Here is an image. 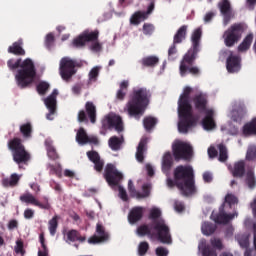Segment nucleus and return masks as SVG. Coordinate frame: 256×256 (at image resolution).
<instances>
[{"label": "nucleus", "mask_w": 256, "mask_h": 256, "mask_svg": "<svg viewBox=\"0 0 256 256\" xmlns=\"http://www.w3.org/2000/svg\"><path fill=\"white\" fill-rule=\"evenodd\" d=\"M76 141L78 145H87L92 143L93 145H99V139L95 136H88L85 129L80 128L76 133Z\"/></svg>", "instance_id": "412c9836"}, {"label": "nucleus", "mask_w": 256, "mask_h": 256, "mask_svg": "<svg viewBox=\"0 0 256 256\" xmlns=\"http://www.w3.org/2000/svg\"><path fill=\"white\" fill-rule=\"evenodd\" d=\"M194 106L205 116L202 120V127L205 131H213L215 129V115L216 111L213 107L207 106V94L199 93L192 99Z\"/></svg>", "instance_id": "0eeeda50"}, {"label": "nucleus", "mask_w": 256, "mask_h": 256, "mask_svg": "<svg viewBox=\"0 0 256 256\" xmlns=\"http://www.w3.org/2000/svg\"><path fill=\"white\" fill-rule=\"evenodd\" d=\"M57 226V216H55L48 222V229L52 237L55 235V233H57Z\"/></svg>", "instance_id": "09e8293b"}, {"label": "nucleus", "mask_w": 256, "mask_h": 256, "mask_svg": "<svg viewBox=\"0 0 256 256\" xmlns=\"http://www.w3.org/2000/svg\"><path fill=\"white\" fill-rule=\"evenodd\" d=\"M174 209L177 213H183V211H185V204H183V202L175 201Z\"/></svg>", "instance_id": "bf43d9fd"}, {"label": "nucleus", "mask_w": 256, "mask_h": 256, "mask_svg": "<svg viewBox=\"0 0 256 256\" xmlns=\"http://www.w3.org/2000/svg\"><path fill=\"white\" fill-rule=\"evenodd\" d=\"M220 57L226 59L228 73H239L241 71V57L231 50H222Z\"/></svg>", "instance_id": "9b49d317"}, {"label": "nucleus", "mask_w": 256, "mask_h": 256, "mask_svg": "<svg viewBox=\"0 0 256 256\" xmlns=\"http://www.w3.org/2000/svg\"><path fill=\"white\" fill-rule=\"evenodd\" d=\"M157 63H159V57L157 56H148L142 59V64L146 67H154Z\"/></svg>", "instance_id": "79ce46f5"}, {"label": "nucleus", "mask_w": 256, "mask_h": 256, "mask_svg": "<svg viewBox=\"0 0 256 256\" xmlns=\"http://www.w3.org/2000/svg\"><path fill=\"white\" fill-rule=\"evenodd\" d=\"M15 253H20V255H25V251L23 250V241L18 240L16 242V246L14 248Z\"/></svg>", "instance_id": "4d7b16f0"}, {"label": "nucleus", "mask_w": 256, "mask_h": 256, "mask_svg": "<svg viewBox=\"0 0 256 256\" xmlns=\"http://www.w3.org/2000/svg\"><path fill=\"white\" fill-rule=\"evenodd\" d=\"M118 191H119L120 199H122V201H127L128 196H127V191L125 190V188H123L122 186H118Z\"/></svg>", "instance_id": "052dcab7"}, {"label": "nucleus", "mask_w": 256, "mask_h": 256, "mask_svg": "<svg viewBox=\"0 0 256 256\" xmlns=\"http://www.w3.org/2000/svg\"><path fill=\"white\" fill-rule=\"evenodd\" d=\"M247 161H256V145L252 144L246 152Z\"/></svg>", "instance_id": "49530a36"}, {"label": "nucleus", "mask_w": 256, "mask_h": 256, "mask_svg": "<svg viewBox=\"0 0 256 256\" xmlns=\"http://www.w3.org/2000/svg\"><path fill=\"white\" fill-rule=\"evenodd\" d=\"M156 255L157 256H168L169 255V250H167V248L158 247L156 249Z\"/></svg>", "instance_id": "680f3d73"}, {"label": "nucleus", "mask_w": 256, "mask_h": 256, "mask_svg": "<svg viewBox=\"0 0 256 256\" xmlns=\"http://www.w3.org/2000/svg\"><path fill=\"white\" fill-rule=\"evenodd\" d=\"M53 141L51 139H46L45 145L48 152V157L50 159H57V152H55V148H53Z\"/></svg>", "instance_id": "37998d69"}, {"label": "nucleus", "mask_w": 256, "mask_h": 256, "mask_svg": "<svg viewBox=\"0 0 256 256\" xmlns=\"http://www.w3.org/2000/svg\"><path fill=\"white\" fill-rule=\"evenodd\" d=\"M210 244L214 249L221 251L223 249V241L218 237H212L210 239Z\"/></svg>", "instance_id": "3c124183"}, {"label": "nucleus", "mask_w": 256, "mask_h": 256, "mask_svg": "<svg viewBox=\"0 0 256 256\" xmlns=\"http://www.w3.org/2000/svg\"><path fill=\"white\" fill-rule=\"evenodd\" d=\"M203 181L205 183H211V181H213V174L211 172H204Z\"/></svg>", "instance_id": "0e129e2a"}, {"label": "nucleus", "mask_w": 256, "mask_h": 256, "mask_svg": "<svg viewBox=\"0 0 256 256\" xmlns=\"http://www.w3.org/2000/svg\"><path fill=\"white\" fill-rule=\"evenodd\" d=\"M146 171L149 177H153L155 175V168L151 164H146Z\"/></svg>", "instance_id": "338daca9"}, {"label": "nucleus", "mask_w": 256, "mask_h": 256, "mask_svg": "<svg viewBox=\"0 0 256 256\" xmlns=\"http://www.w3.org/2000/svg\"><path fill=\"white\" fill-rule=\"evenodd\" d=\"M153 9H155V5L151 3L148 7L147 12H135L130 18L131 25H139V23H143V21H145V19H147L149 15L153 13Z\"/></svg>", "instance_id": "5701e85b"}, {"label": "nucleus", "mask_w": 256, "mask_h": 256, "mask_svg": "<svg viewBox=\"0 0 256 256\" xmlns=\"http://www.w3.org/2000/svg\"><path fill=\"white\" fill-rule=\"evenodd\" d=\"M175 185L178 187L182 195H193L195 193V179L193 176V167L178 166L174 170Z\"/></svg>", "instance_id": "423d86ee"}, {"label": "nucleus", "mask_w": 256, "mask_h": 256, "mask_svg": "<svg viewBox=\"0 0 256 256\" xmlns=\"http://www.w3.org/2000/svg\"><path fill=\"white\" fill-rule=\"evenodd\" d=\"M86 111L91 123H95L97 117V108L95 107V104H93V102H87Z\"/></svg>", "instance_id": "e433bc0d"}, {"label": "nucleus", "mask_w": 256, "mask_h": 256, "mask_svg": "<svg viewBox=\"0 0 256 256\" xmlns=\"http://www.w3.org/2000/svg\"><path fill=\"white\" fill-rule=\"evenodd\" d=\"M221 131H225L229 135H237V133H239V129L231 123L222 126Z\"/></svg>", "instance_id": "de8ad7c7"}, {"label": "nucleus", "mask_w": 256, "mask_h": 256, "mask_svg": "<svg viewBox=\"0 0 256 256\" xmlns=\"http://www.w3.org/2000/svg\"><path fill=\"white\" fill-rule=\"evenodd\" d=\"M147 138H142L136 152L137 161L141 162L144 159L145 152L147 151Z\"/></svg>", "instance_id": "cd10ccee"}, {"label": "nucleus", "mask_w": 256, "mask_h": 256, "mask_svg": "<svg viewBox=\"0 0 256 256\" xmlns=\"http://www.w3.org/2000/svg\"><path fill=\"white\" fill-rule=\"evenodd\" d=\"M105 179L110 187H115L123 179V174L117 171V168L113 164H108L105 169Z\"/></svg>", "instance_id": "dca6fc26"}, {"label": "nucleus", "mask_w": 256, "mask_h": 256, "mask_svg": "<svg viewBox=\"0 0 256 256\" xmlns=\"http://www.w3.org/2000/svg\"><path fill=\"white\" fill-rule=\"evenodd\" d=\"M185 35H187V26H182L179 28L176 35L174 36V44L181 43V41L185 39Z\"/></svg>", "instance_id": "a19ab883"}, {"label": "nucleus", "mask_w": 256, "mask_h": 256, "mask_svg": "<svg viewBox=\"0 0 256 256\" xmlns=\"http://www.w3.org/2000/svg\"><path fill=\"white\" fill-rule=\"evenodd\" d=\"M219 9L223 15V25H229V22L235 17V12L231 9V3L229 0H222L219 3Z\"/></svg>", "instance_id": "6ab92c4d"}, {"label": "nucleus", "mask_w": 256, "mask_h": 256, "mask_svg": "<svg viewBox=\"0 0 256 256\" xmlns=\"http://www.w3.org/2000/svg\"><path fill=\"white\" fill-rule=\"evenodd\" d=\"M155 31V28L152 24H144L143 25V33L144 35H151Z\"/></svg>", "instance_id": "13d9d810"}, {"label": "nucleus", "mask_w": 256, "mask_h": 256, "mask_svg": "<svg viewBox=\"0 0 256 256\" xmlns=\"http://www.w3.org/2000/svg\"><path fill=\"white\" fill-rule=\"evenodd\" d=\"M20 200L23 203H30V205H35V207H39L40 209H49V207H50L49 203L42 204L31 193H27V194H24V195L20 196Z\"/></svg>", "instance_id": "b1692460"}, {"label": "nucleus", "mask_w": 256, "mask_h": 256, "mask_svg": "<svg viewBox=\"0 0 256 256\" xmlns=\"http://www.w3.org/2000/svg\"><path fill=\"white\" fill-rule=\"evenodd\" d=\"M108 145L112 151H119L121 149V145H123V136L117 137V136H112L108 140Z\"/></svg>", "instance_id": "72a5a7b5"}, {"label": "nucleus", "mask_w": 256, "mask_h": 256, "mask_svg": "<svg viewBox=\"0 0 256 256\" xmlns=\"http://www.w3.org/2000/svg\"><path fill=\"white\" fill-rule=\"evenodd\" d=\"M201 35H203V31L201 28L195 29L191 36L192 47L187 54H185L181 64H180V75L181 77H185L187 73H191V75H199L201 70L197 67H191V63L195 61V57H197V53L199 51V42L201 41Z\"/></svg>", "instance_id": "39448f33"}, {"label": "nucleus", "mask_w": 256, "mask_h": 256, "mask_svg": "<svg viewBox=\"0 0 256 256\" xmlns=\"http://www.w3.org/2000/svg\"><path fill=\"white\" fill-rule=\"evenodd\" d=\"M214 17H215V12H208L204 16V23H209L211 21V19H213Z\"/></svg>", "instance_id": "774afa93"}, {"label": "nucleus", "mask_w": 256, "mask_h": 256, "mask_svg": "<svg viewBox=\"0 0 256 256\" xmlns=\"http://www.w3.org/2000/svg\"><path fill=\"white\" fill-rule=\"evenodd\" d=\"M191 93L193 88L186 86L178 100V131L179 133H189L193 127L197 126L199 118L193 114L191 106Z\"/></svg>", "instance_id": "f257e3e1"}, {"label": "nucleus", "mask_w": 256, "mask_h": 256, "mask_svg": "<svg viewBox=\"0 0 256 256\" xmlns=\"http://www.w3.org/2000/svg\"><path fill=\"white\" fill-rule=\"evenodd\" d=\"M243 135L249 137V135H256V117L251 122L246 123L243 126Z\"/></svg>", "instance_id": "2f4dec72"}, {"label": "nucleus", "mask_w": 256, "mask_h": 256, "mask_svg": "<svg viewBox=\"0 0 256 256\" xmlns=\"http://www.w3.org/2000/svg\"><path fill=\"white\" fill-rule=\"evenodd\" d=\"M76 66H77V62H75V60L69 57H64L60 60V75L62 79H64V81L71 79V77L75 75Z\"/></svg>", "instance_id": "4468645a"}, {"label": "nucleus", "mask_w": 256, "mask_h": 256, "mask_svg": "<svg viewBox=\"0 0 256 256\" xmlns=\"http://www.w3.org/2000/svg\"><path fill=\"white\" fill-rule=\"evenodd\" d=\"M143 124L146 131H151L157 125V118L147 117L144 119Z\"/></svg>", "instance_id": "a18cd8bd"}, {"label": "nucleus", "mask_w": 256, "mask_h": 256, "mask_svg": "<svg viewBox=\"0 0 256 256\" xmlns=\"http://www.w3.org/2000/svg\"><path fill=\"white\" fill-rule=\"evenodd\" d=\"M218 149H219V161H221L222 163L227 161L229 157L227 154V148L223 144H220L218 146Z\"/></svg>", "instance_id": "8fccbe9b"}, {"label": "nucleus", "mask_w": 256, "mask_h": 256, "mask_svg": "<svg viewBox=\"0 0 256 256\" xmlns=\"http://www.w3.org/2000/svg\"><path fill=\"white\" fill-rule=\"evenodd\" d=\"M99 73H101V66H94L88 73V82L96 83L99 79Z\"/></svg>", "instance_id": "4c0bfd02"}, {"label": "nucleus", "mask_w": 256, "mask_h": 256, "mask_svg": "<svg viewBox=\"0 0 256 256\" xmlns=\"http://www.w3.org/2000/svg\"><path fill=\"white\" fill-rule=\"evenodd\" d=\"M237 203H239V198H237L235 194L228 192L224 198V204L220 208L219 214L217 216L212 214L213 221H215V223L225 224L230 223V221L239 217V213L237 211L232 213L229 212L231 207H233V205H237Z\"/></svg>", "instance_id": "6e6552de"}, {"label": "nucleus", "mask_w": 256, "mask_h": 256, "mask_svg": "<svg viewBox=\"0 0 256 256\" xmlns=\"http://www.w3.org/2000/svg\"><path fill=\"white\" fill-rule=\"evenodd\" d=\"M57 95H59V92L55 89L50 96L44 99V104L49 110V113L46 115L48 121H53V115H55L57 111Z\"/></svg>", "instance_id": "f3484780"}, {"label": "nucleus", "mask_w": 256, "mask_h": 256, "mask_svg": "<svg viewBox=\"0 0 256 256\" xmlns=\"http://www.w3.org/2000/svg\"><path fill=\"white\" fill-rule=\"evenodd\" d=\"M97 37H99L98 31H84L73 40L72 44L74 47H83L85 46V43H89V41H92L90 49L91 51H94V53H98V51H101V44L97 42Z\"/></svg>", "instance_id": "1a4fd4ad"}, {"label": "nucleus", "mask_w": 256, "mask_h": 256, "mask_svg": "<svg viewBox=\"0 0 256 256\" xmlns=\"http://www.w3.org/2000/svg\"><path fill=\"white\" fill-rule=\"evenodd\" d=\"M252 43H253V33H250L244 38L242 43L238 46L239 53H245V51H249Z\"/></svg>", "instance_id": "c756f323"}, {"label": "nucleus", "mask_w": 256, "mask_h": 256, "mask_svg": "<svg viewBox=\"0 0 256 256\" xmlns=\"http://www.w3.org/2000/svg\"><path fill=\"white\" fill-rule=\"evenodd\" d=\"M53 41H55V36H53L52 33L48 34L45 40L46 46L51 47V45H53Z\"/></svg>", "instance_id": "69168bd1"}, {"label": "nucleus", "mask_w": 256, "mask_h": 256, "mask_svg": "<svg viewBox=\"0 0 256 256\" xmlns=\"http://www.w3.org/2000/svg\"><path fill=\"white\" fill-rule=\"evenodd\" d=\"M109 241V233L105 232V228L101 224L96 226V234L88 239L90 245H97L98 243H105Z\"/></svg>", "instance_id": "aec40b11"}, {"label": "nucleus", "mask_w": 256, "mask_h": 256, "mask_svg": "<svg viewBox=\"0 0 256 256\" xmlns=\"http://www.w3.org/2000/svg\"><path fill=\"white\" fill-rule=\"evenodd\" d=\"M245 183H246V185H248L249 189H255L256 178H255V172H253V170L247 171Z\"/></svg>", "instance_id": "58836bf2"}, {"label": "nucleus", "mask_w": 256, "mask_h": 256, "mask_svg": "<svg viewBox=\"0 0 256 256\" xmlns=\"http://www.w3.org/2000/svg\"><path fill=\"white\" fill-rule=\"evenodd\" d=\"M128 190L132 197H135L136 199H145L151 193V184H144L142 186V193H139L137 192V190H135V186H133V181L129 180Z\"/></svg>", "instance_id": "4be33fe9"}, {"label": "nucleus", "mask_w": 256, "mask_h": 256, "mask_svg": "<svg viewBox=\"0 0 256 256\" xmlns=\"http://www.w3.org/2000/svg\"><path fill=\"white\" fill-rule=\"evenodd\" d=\"M22 46L23 40H19L8 48V53H13V55H25V51Z\"/></svg>", "instance_id": "f704fd0d"}, {"label": "nucleus", "mask_w": 256, "mask_h": 256, "mask_svg": "<svg viewBox=\"0 0 256 256\" xmlns=\"http://www.w3.org/2000/svg\"><path fill=\"white\" fill-rule=\"evenodd\" d=\"M143 211H145V208L141 206L134 207L128 215L129 223L133 225L137 223V221H140L141 217H143Z\"/></svg>", "instance_id": "a878e982"}, {"label": "nucleus", "mask_w": 256, "mask_h": 256, "mask_svg": "<svg viewBox=\"0 0 256 256\" xmlns=\"http://www.w3.org/2000/svg\"><path fill=\"white\" fill-rule=\"evenodd\" d=\"M19 179H21V176L17 173H14L10 176V178H4L2 180V184L4 187H15V185L19 183Z\"/></svg>", "instance_id": "c9c22d12"}, {"label": "nucleus", "mask_w": 256, "mask_h": 256, "mask_svg": "<svg viewBox=\"0 0 256 256\" xmlns=\"http://www.w3.org/2000/svg\"><path fill=\"white\" fill-rule=\"evenodd\" d=\"M173 165V156L170 152H166L162 158V171L163 173H169V169Z\"/></svg>", "instance_id": "c85d7f7f"}, {"label": "nucleus", "mask_w": 256, "mask_h": 256, "mask_svg": "<svg viewBox=\"0 0 256 256\" xmlns=\"http://www.w3.org/2000/svg\"><path fill=\"white\" fill-rule=\"evenodd\" d=\"M172 151L176 160L184 159L185 161H189L193 157V147L189 142L183 140L174 141Z\"/></svg>", "instance_id": "9d476101"}, {"label": "nucleus", "mask_w": 256, "mask_h": 256, "mask_svg": "<svg viewBox=\"0 0 256 256\" xmlns=\"http://www.w3.org/2000/svg\"><path fill=\"white\" fill-rule=\"evenodd\" d=\"M37 91L39 95H45L47 91H49V83L47 82H40L37 86Z\"/></svg>", "instance_id": "603ef678"}, {"label": "nucleus", "mask_w": 256, "mask_h": 256, "mask_svg": "<svg viewBox=\"0 0 256 256\" xmlns=\"http://www.w3.org/2000/svg\"><path fill=\"white\" fill-rule=\"evenodd\" d=\"M147 251H149V243L141 242L138 246V255L143 256Z\"/></svg>", "instance_id": "864d4df0"}, {"label": "nucleus", "mask_w": 256, "mask_h": 256, "mask_svg": "<svg viewBox=\"0 0 256 256\" xmlns=\"http://www.w3.org/2000/svg\"><path fill=\"white\" fill-rule=\"evenodd\" d=\"M129 87V81L124 80L120 83V89L117 92V99H124L126 95L127 88Z\"/></svg>", "instance_id": "c03bdc74"}, {"label": "nucleus", "mask_w": 256, "mask_h": 256, "mask_svg": "<svg viewBox=\"0 0 256 256\" xmlns=\"http://www.w3.org/2000/svg\"><path fill=\"white\" fill-rule=\"evenodd\" d=\"M40 243L42 245V249L38 251V256H47L49 255V250H47V246L45 245V238L40 237Z\"/></svg>", "instance_id": "5fc2aeb1"}, {"label": "nucleus", "mask_w": 256, "mask_h": 256, "mask_svg": "<svg viewBox=\"0 0 256 256\" xmlns=\"http://www.w3.org/2000/svg\"><path fill=\"white\" fill-rule=\"evenodd\" d=\"M201 231L202 234L205 235L206 237H209L217 231V225L211 223V222H203L201 225Z\"/></svg>", "instance_id": "7c9ffc66"}, {"label": "nucleus", "mask_w": 256, "mask_h": 256, "mask_svg": "<svg viewBox=\"0 0 256 256\" xmlns=\"http://www.w3.org/2000/svg\"><path fill=\"white\" fill-rule=\"evenodd\" d=\"M241 35H243V26L241 24H234L228 28L223 34L226 47H233L235 43H239Z\"/></svg>", "instance_id": "ddd939ff"}, {"label": "nucleus", "mask_w": 256, "mask_h": 256, "mask_svg": "<svg viewBox=\"0 0 256 256\" xmlns=\"http://www.w3.org/2000/svg\"><path fill=\"white\" fill-rule=\"evenodd\" d=\"M149 97H151V94L146 88L135 89L124 111H127L130 117L139 119V117H142L143 113H145V109H147L149 105Z\"/></svg>", "instance_id": "20e7f679"}, {"label": "nucleus", "mask_w": 256, "mask_h": 256, "mask_svg": "<svg viewBox=\"0 0 256 256\" xmlns=\"http://www.w3.org/2000/svg\"><path fill=\"white\" fill-rule=\"evenodd\" d=\"M87 157L92 161V163H94L96 171H101L103 169V165H105V163L99 157V153L96 151H90L87 152Z\"/></svg>", "instance_id": "bb28decb"}, {"label": "nucleus", "mask_w": 256, "mask_h": 256, "mask_svg": "<svg viewBox=\"0 0 256 256\" xmlns=\"http://www.w3.org/2000/svg\"><path fill=\"white\" fill-rule=\"evenodd\" d=\"M198 253L202 256H217V251L207 245V241H205V239L200 240L198 244Z\"/></svg>", "instance_id": "393cba45"}, {"label": "nucleus", "mask_w": 256, "mask_h": 256, "mask_svg": "<svg viewBox=\"0 0 256 256\" xmlns=\"http://www.w3.org/2000/svg\"><path fill=\"white\" fill-rule=\"evenodd\" d=\"M8 147L13 151V159L15 163H27V161H29L30 156L27 151H25V147L21 145V140L17 138L11 140Z\"/></svg>", "instance_id": "f8f14e48"}, {"label": "nucleus", "mask_w": 256, "mask_h": 256, "mask_svg": "<svg viewBox=\"0 0 256 256\" xmlns=\"http://www.w3.org/2000/svg\"><path fill=\"white\" fill-rule=\"evenodd\" d=\"M20 131L24 137H29L31 135V124L22 125Z\"/></svg>", "instance_id": "6e6d98bb"}, {"label": "nucleus", "mask_w": 256, "mask_h": 256, "mask_svg": "<svg viewBox=\"0 0 256 256\" xmlns=\"http://www.w3.org/2000/svg\"><path fill=\"white\" fill-rule=\"evenodd\" d=\"M247 115V107L241 101H235L231 105V109L228 113V117L236 123L244 119Z\"/></svg>", "instance_id": "2eb2a0df"}, {"label": "nucleus", "mask_w": 256, "mask_h": 256, "mask_svg": "<svg viewBox=\"0 0 256 256\" xmlns=\"http://www.w3.org/2000/svg\"><path fill=\"white\" fill-rule=\"evenodd\" d=\"M231 173L234 177H243V175L245 174V162H236L231 169Z\"/></svg>", "instance_id": "473e14b6"}, {"label": "nucleus", "mask_w": 256, "mask_h": 256, "mask_svg": "<svg viewBox=\"0 0 256 256\" xmlns=\"http://www.w3.org/2000/svg\"><path fill=\"white\" fill-rule=\"evenodd\" d=\"M34 215H35V211L31 208H28L24 211L25 219H33Z\"/></svg>", "instance_id": "e2e57ef3"}, {"label": "nucleus", "mask_w": 256, "mask_h": 256, "mask_svg": "<svg viewBox=\"0 0 256 256\" xmlns=\"http://www.w3.org/2000/svg\"><path fill=\"white\" fill-rule=\"evenodd\" d=\"M161 217V209L158 207H152L150 209V219H154L153 227L142 225L137 229V235L139 237H157L161 243L171 245V234L169 233V226L165 223V220L159 219ZM158 219V220H157Z\"/></svg>", "instance_id": "f03ea898"}, {"label": "nucleus", "mask_w": 256, "mask_h": 256, "mask_svg": "<svg viewBox=\"0 0 256 256\" xmlns=\"http://www.w3.org/2000/svg\"><path fill=\"white\" fill-rule=\"evenodd\" d=\"M103 127H108L111 129V127H114L118 133H121L123 131V121L121 120V117L115 115V114H109L105 117V119L102 121Z\"/></svg>", "instance_id": "a211bd4d"}, {"label": "nucleus", "mask_w": 256, "mask_h": 256, "mask_svg": "<svg viewBox=\"0 0 256 256\" xmlns=\"http://www.w3.org/2000/svg\"><path fill=\"white\" fill-rule=\"evenodd\" d=\"M67 241L73 243L75 241H80L83 243L85 241V237L79 236V233L76 230H71L67 233Z\"/></svg>", "instance_id": "ea45409f"}, {"label": "nucleus", "mask_w": 256, "mask_h": 256, "mask_svg": "<svg viewBox=\"0 0 256 256\" xmlns=\"http://www.w3.org/2000/svg\"><path fill=\"white\" fill-rule=\"evenodd\" d=\"M7 66L10 71H16L15 79L18 87H27L35 81V64L31 58L25 60L21 59H10L7 62Z\"/></svg>", "instance_id": "7ed1b4c3"}]
</instances>
